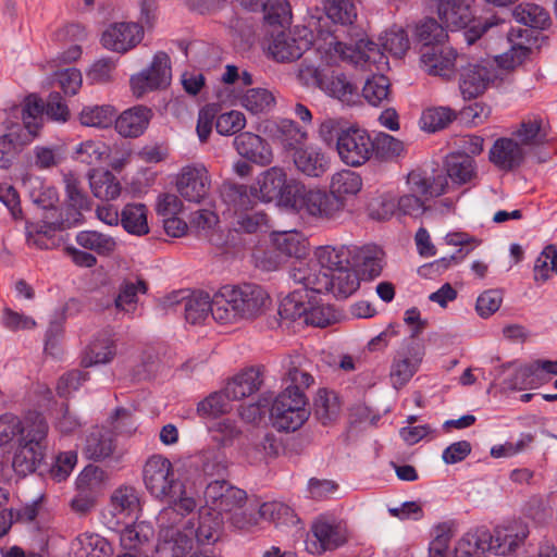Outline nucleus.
I'll list each match as a JSON object with an SVG mask.
<instances>
[{
  "label": "nucleus",
  "mask_w": 557,
  "mask_h": 557,
  "mask_svg": "<svg viewBox=\"0 0 557 557\" xmlns=\"http://www.w3.org/2000/svg\"><path fill=\"white\" fill-rule=\"evenodd\" d=\"M357 18V10L352 0H325L324 10L313 9L307 20L311 33L317 32L318 36L326 39L330 51L341 60L363 65L366 63H377L382 60L383 53L381 47L366 38L354 39L351 36L348 41H342L337 34L338 28L331 29L329 21L341 26H351Z\"/></svg>",
  "instance_id": "1"
},
{
  "label": "nucleus",
  "mask_w": 557,
  "mask_h": 557,
  "mask_svg": "<svg viewBox=\"0 0 557 557\" xmlns=\"http://www.w3.org/2000/svg\"><path fill=\"white\" fill-rule=\"evenodd\" d=\"M270 306L271 298L260 285H226L213 295L212 318L221 324H233L257 319Z\"/></svg>",
  "instance_id": "2"
},
{
  "label": "nucleus",
  "mask_w": 557,
  "mask_h": 557,
  "mask_svg": "<svg viewBox=\"0 0 557 557\" xmlns=\"http://www.w3.org/2000/svg\"><path fill=\"white\" fill-rule=\"evenodd\" d=\"M290 278L305 287V290L314 294L331 292L337 298H347L360 285V277L354 265L347 269L330 272L329 275L320 272L318 264L295 265L289 272Z\"/></svg>",
  "instance_id": "3"
},
{
  "label": "nucleus",
  "mask_w": 557,
  "mask_h": 557,
  "mask_svg": "<svg viewBox=\"0 0 557 557\" xmlns=\"http://www.w3.org/2000/svg\"><path fill=\"white\" fill-rule=\"evenodd\" d=\"M83 213L73 209H60L54 205L44 209L42 219L39 222H26V242L38 249H52L59 247L61 238L57 232L74 227L83 222Z\"/></svg>",
  "instance_id": "4"
},
{
  "label": "nucleus",
  "mask_w": 557,
  "mask_h": 557,
  "mask_svg": "<svg viewBox=\"0 0 557 557\" xmlns=\"http://www.w3.org/2000/svg\"><path fill=\"white\" fill-rule=\"evenodd\" d=\"M277 203L300 214L327 219L336 215L341 208V202L333 197H327L325 191L307 189L296 180L287 181Z\"/></svg>",
  "instance_id": "5"
},
{
  "label": "nucleus",
  "mask_w": 557,
  "mask_h": 557,
  "mask_svg": "<svg viewBox=\"0 0 557 557\" xmlns=\"http://www.w3.org/2000/svg\"><path fill=\"white\" fill-rule=\"evenodd\" d=\"M430 8L436 10L440 21L451 29L466 28L463 38L468 45L474 44L495 25L486 18L474 20L471 0H426Z\"/></svg>",
  "instance_id": "6"
},
{
  "label": "nucleus",
  "mask_w": 557,
  "mask_h": 557,
  "mask_svg": "<svg viewBox=\"0 0 557 557\" xmlns=\"http://www.w3.org/2000/svg\"><path fill=\"white\" fill-rule=\"evenodd\" d=\"M47 434V421L42 416L36 414L32 420V428L18 437L13 454L11 467L18 478L34 473L44 460Z\"/></svg>",
  "instance_id": "7"
},
{
  "label": "nucleus",
  "mask_w": 557,
  "mask_h": 557,
  "mask_svg": "<svg viewBox=\"0 0 557 557\" xmlns=\"http://www.w3.org/2000/svg\"><path fill=\"white\" fill-rule=\"evenodd\" d=\"M273 426L278 431L294 432L308 420V399L298 385H288L273 400L270 410Z\"/></svg>",
  "instance_id": "8"
},
{
  "label": "nucleus",
  "mask_w": 557,
  "mask_h": 557,
  "mask_svg": "<svg viewBox=\"0 0 557 557\" xmlns=\"http://www.w3.org/2000/svg\"><path fill=\"white\" fill-rule=\"evenodd\" d=\"M143 482L148 493L159 500L171 502L181 494L182 483L172 462L161 456H150L143 467Z\"/></svg>",
  "instance_id": "9"
},
{
  "label": "nucleus",
  "mask_w": 557,
  "mask_h": 557,
  "mask_svg": "<svg viewBox=\"0 0 557 557\" xmlns=\"http://www.w3.org/2000/svg\"><path fill=\"white\" fill-rule=\"evenodd\" d=\"M505 71L493 62L469 63L459 71L458 85L465 100L483 95L496 82L503 81Z\"/></svg>",
  "instance_id": "10"
},
{
  "label": "nucleus",
  "mask_w": 557,
  "mask_h": 557,
  "mask_svg": "<svg viewBox=\"0 0 557 557\" xmlns=\"http://www.w3.org/2000/svg\"><path fill=\"white\" fill-rule=\"evenodd\" d=\"M171 81V59L165 52L158 51L149 66L131 76L129 86L133 96L140 99L149 92L168 88Z\"/></svg>",
  "instance_id": "11"
},
{
  "label": "nucleus",
  "mask_w": 557,
  "mask_h": 557,
  "mask_svg": "<svg viewBox=\"0 0 557 557\" xmlns=\"http://www.w3.org/2000/svg\"><path fill=\"white\" fill-rule=\"evenodd\" d=\"M336 149L345 164L360 166L372 157L373 143L366 131L350 127L337 134Z\"/></svg>",
  "instance_id": "12"
},
{
  "label": "nucleus",
  "mask_w": 557,
  "mask_h": 557,
  "mask_svg": "<svg viewBox=\"0 0 557 557\" xmlns=\"http://www.w3.org/2000/svg\"><path fill=\"white\" fill-rule=\"evenodd\" d=\"M247 494L244 490L232 485L224 479H215L209 482L205 490L206 508L219 512H232L240 509L246 502Z\"/></svg>",
  "instance_id": "13"
},
{
  "label": "nucleus",
  "mask_w": 557,
  "mask_h": 557,
  "mask_svg": "<svg viewBox=\"0 0 557 557\" xmlns=\"http://www.w3.org/2000/svg\"><path fill=\"white\" fill-rule=\"evenodd\" d=\"M176 187L185 200L200 203L207 198L211 188L207 168L203 164L184 166L178 174Z\"/></svg>",
  "instance_id": "14"
},
{
  "label": "nucleus",
  "mask_w": 557,
  "mask_h": 557,
  "mask_svg": "<svg viewBox=\"0 0 557 557\" xmlns=\"http://www.w3.org/2000/svg\"><path fill=\"white\" fill-rule=\"evenodd\" d=\"M143 26L137 23H113L101 36L102 46L111 51L125 53L143 39Z\"/></svg>",
  "instance_id": "15"
},
{
  "label": "nucleus",
  "mask_w": 557,
  "mask_h": 557,
  "mask_svg": "<svg viewBox=\"0 0 557 557\" xmlns=\"http://www.w3.org/2000/svg\"><path fill=\"white\" fill-rule=\"evenodd\" d=\"M456 58V51L445 44L421 47V63L430 75L450 78L455 70Z\"/></svg>",
  "instance_id": "16"
},
{
  "label": "nucleus",
  "mask_w": 557,
  "mask_h": 557,
  "mask_svg": "<svg viewBox=\"0 0 557 557\" xmlns=\"http://www.w3.org/2000/svg\"><path fill=\"white\" fill-rule=\"evenodd\" d=\"M311 41L307 38H295L289 33L281 30L272 34L268 40L267 51L277 62H293L309 49Z\"/></svg>",
  "instance_id": "17"
},
{
  "label": "nucleus",
  "mask_w": 557,
  "mask_h": 557,
  "mask_svg": "<svg viewBox=\"0 0 557 557\" xmlns=\"http://www.w3.org/2000/svg\"><path fill=\"white\" fill-rule=\"evenodd\" d=\"M488 159L498 170L511 172L524 162L525 151L513 138L500 137L490 149Z\"/></svg>",
  "instance_id": "18"
},
{
  "label": "nucleus",
  "mask_w": 557,
  "mask_h": 557,
  "mask_svg": "<svg viewBox=\"0 0 557 557\" xmlns=\"http://www.w3.org/2000/svg\"><path fill=\"white\" fill-rule=\"evenodd\" d=\"M529 535L525 524L512 521L506 525L497 527L491 532V553L505 556L516 550Z\"/></svg>",
  "instance_id": "19"
},
{
  "label": "nucleus",
  "mask_w": 557,
  "mask_h": 557,
  "mask_svg": "<svg viewBox=\"0 0 557 557\" xmlns=\"http://www.w3.org/2000/svg\"><path fill=\"white\" fill-rule=\"evenodd\" d=\"M296 170L307 177H322L331 168V158L319 147L306 146L293 157Z\"/></svg>",
  "instance_id": "20"
},
{
  "label": "nucleus",
  "mask_w": 557,
  "mask_h": 557,
  "mask_svg": "<svg viewBox=\"0 0 557 557\" xmlns=\"http://www.w3.org/2000/svg\"><path fill=\"white\" fill-rule=\"evenodd\" d=\"M152 116L150 108L143 104L134 106L115 117V129L125 138H137L146 132Z\"/></svg>",
  "instance_id": "21"
},
{
  "label": "nucleus",
  "mask_w": 557,
  "mask_h": 557,
  "mask_svg": "<svg viewBox=\"0 0 557 557\" xmlns=\"http://www.w3.org/2000/svg\"><path fill=\"white\" fill-rule=\"evenodd\" d=\"M236 151L245 159L258 165L265 166L273 161L270 145L259 135L243 132L234 138Z\"/></svg>",
  "instance_id": "22"
},
{
  "label": "nucleus",
  "mask_w": 557,
  "mask_h": 557,
  "mask_svg": "<svg viewBox=\"0 0 557 557\" xmlns=\"http://www.w3.org/2000/svg\"><path fill=\"white\" fill-rule=\"evenodd\" d=\"M311 532L315 541L312 543L313 547L308 545V549L313 554L333 550L343 545L347 540L345 528L323 519H319L312 524Z\"/></svg>",
  "instance_id": "23"
},
{
  "label": "nucleus",
  "mask_w": 557,
  "mask_h": 557,
  "mask_svg": "<svg viewBox=\"0 0 557 557\" xmlns=\"http://www.w3.org/2000/svg\"><path fill=\"white\" fill-rule=\"evenodd\" d=\"M84 455L91 460L101 461L112 457L116 462L122 460L123 454L114 455L115 442L110 430L92 428L86 437Z\"/></svg>",
  "instance_id": "24"
},
{
  "label": "nucleus",
  "mask_w": 557,
  "mask_h": 557,
  "mask_svg": "<svg viewBox=\"0 0 557 557\" xmlns=\"http://www.w3.org/2000/svg\"><path fill=\"white\" fill-rule=\"evenodd\" d=\"M272 140L277 144L285 152L294 157L298 149L306 147L307 132L304 131L295 121L284 119L275 123L270 128Z\"/></svg>",
  "instance_id": "25"
},
{
  "label": "nucleus",
  "mask_w": 557,
  "mask_h": 557,
  "mask_svg": "<svg viewBox=\"0 0 557 557\" xmlns=\"http://www.w3.org/2000/svg\"><path fill=\"white\" fill-rule=\"evenodd\" d=\"M287 183V175L282 168L272 166L262 172L251 185V194L257 200L271 202L277 200Z\"/></svg>",
  "instance_id": "26"
},
{
  "label": "nucleus",
  "mask_w": 557,
  "mask_h": 557,
  "mask_svg": "<svg viewBox=\"0 0 557 557\" xmlns=\"http://www.w3.org/2000/svg\"><path fill=\"white\" fill-rule=\"evenodd\" d=\"M320 89L346 104L355 103L359 97L358 85L345 73L338 71L325 73Z\"/></svg>",
  "instance_id": "27"
},
{
  "label": "nucleus",
  "mask_w": 557,
  "mask_h": 557,
  "mask_svg": "<svg viewBox=\"0 0 557 557\" xmlns=\"http://www.w3.org/2000/svg\"><path fill=\"white\" fill-rule=\"evenodd\" d=\"M342 405L337 392L327 387H320L313 398V416L322 425H332L341 417Z\"/></svg>",
  "instance_id": "28"
},
{
  "label": "nucleus",
  "mask_w": 557,
  "mask_h": 557,
  "mask_svg": "<svg viewBox=\"0 0 557 557\" xmlns=\"http://www.w3.org/2000/svg\"><path fill=\"white\" fill-rule=\"evenodd\" d=\"M153 536L152 527L145 522H134L125 525L120 532V545L126 553L135 552L137 555H144L151 546Z\"/></svg>",
  "instance_id": "29"
},
{
  "label": "nucleus",
  "mask_w": 557,
  "mask_h": 557,
  "mask_svg": "<svg viewBox=\"0 0 557 557\" xmlns=\"http://www.w3.org/2000/svg\"><path fill=\"white\" fill-rule=\"evenodd\" d=\"M110 512L117 519L132 517L141 510L138 490L128 484L117 486L110 496Z\"/></svg>",
  "instance_id": "30"
},
{
  "label": "nucleus",
  "mask_w": 557,
  "mask_h": 557,
  "mask_svg": "<svg viewBox=\"0 0 557 557\" xmlns=\"http://www.w3.org/2000/svg\"><path fill=\"white\" fill-rule=\"evenodd\" d=\"M317 261L310 262H298L300 264H318L321 273H325L326 275L330 272H336L338 270L347 269L351 263V250L348 247H332L324 246L320 247L317 252Z\"/></svg>",
  "instance_id": "31"
},
{
  "label": "nucleus",
  "mask_w": 557,
  "mask_h": 557,
  "mask_svg": "<svg viewBox=\"0 0 557 557\" xmlns=\"http://www.w3.org/2000/svg\"><path fill=\"white\" fill-rule=\"evenodd\" d=\"M549 125L540 115H531L522 120L519 127L512 133L521 146H543L549 138Z\"/></svg>",
  "instance_id": "32"
},
{
  "label": "nucleus",
  "mask_w": 557,
  "mask_h": 557,
  "mask_svg": "<svg viewBox=\"0 0 557 557\" xmlns=\"http://www.w3.org/2000/svg\"><path fill=\"white\" fill-rule=\"evenodd\" d=\"M491 532L485 528L467 533L455 547L454 557H486L491 553Z\"/></svg>",
  "instance_id": "33"
},
{
  "label": "nucleus",
  "mask_w": 557,
  "mask_h": 557,
  "mask_svg": "<svg viewBox=\"0 0 557 557\" xmlns=\"http://www.w3.org/2000/svg\"><path fill=\"white\" fill-rule=\"evenodd\" d=\"M445 169L447 176L457 185H465L476 178V163L467 154L449 153L445 160Z\"/></svg>",
  "instance_id": "34"
},
{
  "label": "nucleus",
  "mask_w": 557,
  "mask_h": 557,
  "mask_svg": "<svg viewBox=\"0 0 557 557\" xmlns=\"http://www.w3.org/2000/svg\"><path fill=\"white\" fill-rule=\"evenodd\" d=\"M223 530L222 516L206 507L199 510L198 525L195 530V536L200 545L214 544L221 537Z\"/></svg>",
  "instance_id": "35"
},
{
  "label": "nucleus",
  "mask_w": 557,
  "mask_h": 557,
  "mask_svg": "<svg viewBox=\"0 0 557 557\" xmlns=\"http://www.w3.org/2000/svg\"><path fill=\"white\" fill-rule=\"evenodd\" d=\"M361 187L362 180L359 174L350 170H343L332 176L327 197H333L341 202V208L338 209V212H341L345 206L344 198L357 195Z\"/></svg>",
  "instance_id": "36"
},
{
  "label": "nucleus",
  "mask_w": 557,
  "mask_h": 557,
  "mask_svg": "<svg viewBox=\"0 0 557 557\" xmlns=\"http://www.w3.org/2000/svg\"><path fill=\"white\" fill-rule=\"evenodd\" d=\"M115 356L114 342L108 334H99L88 345L82 357L81 364L83 368H89L94 364L108 363Z\"/></svg>",
  "instance_id": "37"
},
{
  "label": "nucleus",
  "mask_w": 557,
  "mask_h": 557,
  "mask_svg": "<svg viewBox=\"0 0 557 557\" xmlns=\"http://www.w3.org/2000/svg\"><path fill=\"white\" fill-rule=\"evenodd\" d=\"M272 243L275 250L285 257L301 259L308 252L306 238L296 231L274 232Z\"/></svg>",
  "instance_id": "38"
},
{
  "label": "nucleus",
  "mask_w": 557,
  "mask_h": 557,
  "mask_svg": "<svg viewBox=\"0 0 557 557\" xmlns=\"http://www.w3.org/2000/svg\"><path fill=\"white\" fill-rule=\"evenodd\" d=\"M220 195L225 205L235 212L247 211L257 201L251 194V186L236 184L233 182H224L220 189Z\"/></svg>",
  "instance_id": "39"
},
{
  "label": "nucleus",
  "mask_w": 557,
  "mask_h": 557,
  "mask_svg": "<svg viewBox=\"0 0 557 557\" xmlns=\"http://www.w3.org/2000/svg\"><path fill=\"white\" fill-rule=\"evenodd\" d=\"M407 183L412 193L431 197L443 195L447 186L445 176L438 175L431 181V177L425 172L419 170L411 171L408 174Z\"/></svg>",
  "instance_id": "40"
},
{
  "label": "nucleus",
  "mask_w": 557,
  "mask_h": 557,
  "mask_svg": "<svg viewBox=\"0 0 557 557\" xmlns=\"http://www.w3.org/2000/svg\"><path fill=\"white\" fill-rule=\"evenodd\" d=\"M76 243L84 249L95 251L102 257L111 256L116 249L115 239L98 231L85 230L76 234Z\"/></svg>",
  "instance_id": "41"
},
{
  "label": "nucleus",
  "mask_w": 557,
  "mask_h": 557,
  "mask_svg": "<svg viewBox=\"0 0 557 557\" xmlns=\"http://www.w3.org/2000/svg\"><path fill=\"white\" fill-rule=\"evenodd\" d=\"M148 286L144 280L135 282L124 280L114 298L115 309L125 313H134L137 308L138 293L146 294Z\"/></svg>",
  "instance_id": "42"
},
{
  "label": "nucleus",
  "mask_w": 557,
  "mask_h": 557,
  "mask_svg": "<svg viewBox=\"0 0 557 557\" xmlns=\"http://www.w3.org/2000/svg\"><path fill=\"white\" fill-rule=\"evenodd\" d=\"M123 228L134 235H146L149 232L147 223V208L143 203H128L121 212Z\"/></svg>",
  "instance_id": "43"
},
{
  "label": "nucleus",
  "mask_w": 557,
  "mask_h": 557,
  "mask_svg": "<svg viewBox=\"0 0 557 557\" xmlns=\"http://www.w3.org/2000/svg\"><path fill=\"white\" fill-rule=\"evenodd\" d=\"M515 20L531 28L544 29L552 23L549 13L535 3H521L512 12Z\"/></svg>",
  "instance_id": "44"
},
{
  "label": "nucleus",
  "mask_w": 557,
  "mask_h": 557,
  "mask_svg": "<svg viewBox=\"0 0 557 557\" xmlns=\"http://www.w3.org/2000/svg\"><path fill=\"white\" fill-rule=\"evenodd\" d=\"M89 183L94 196L99 199L113 200L121 194L120 183L110 171L90 174Z\"/></svg>",
  "instance_id": "45"
},
{
  "label": "nucleus",
  "mask_w": 557,
  "mask_h": 557,
  "mask_svg": "<svg viewBox=\"0 0 557 557\" xmlns=\"http://www.w3.org/2000/svg\"><path fill=\"white\" fill-rule=\"evenodd\" d=\"M116 110L110 104L87 106L81 114L79 121L85 126L107 128L115 122Z\"/></svg>",
  "instance_id": "46"
},
{
  "label": "nucleus",
  "mask_w": 557,
  "mask_h": 557,
  "mask_svg": "<svg viewBox=\"0 0 557 557\" xmlns=\"http://www.w3.org/2000/svg\"><path fill=\"white\" fill-rule=\"evenodd\" d=\"M305 292L306 295H302V290H294L281 301L277 313L282 320L295 321L304 318V322L306 323L308 301L306 302L305 298L309 299L310 297L308 292Z\"/></svg>",
  "instance_id": "47"
},
{
  "label": "nucleus",
  "mask_w": 557,
  "mask_h": 557,
  "mask_svg": "<svg viewBox=\"0 0 557 557\" xmlns=\"http://www.w3.org/2000/svg\"><path fill=\"white\" fill-rule=\"evenodd\" d=\"M44 114H46V104L41 99L35 95L28 96L22 109V120L32 136L37 135Z\"/></svg>",
  "instance_id": "48"
},
{
  "label": "nucleus",
  "mask_w": 557,
  "mask_h": 557,
  "mask_svg": "<svg viewBox=\"0 0 557 557\" xmlns=\"http://www.w3.org/2000/svg\"><path fill=\"white\" fill-rule=\"evenodd\" d=\"M213 298L210 300L208 294H197L189 296L185 299L184 314L185 319L190 324L201 323L208 313H212Z\"/></svg>",
  "instance_id": "49"
},
{
  "label": "nucleus",
  "mask_w": 557,
  "mask_h": 557,
  "mask_svg": "<svg viewBox=\"0 0 557 557\" xmlns=\"http://www.w3.org/2000/svg\"><path fill=\"white\" fill-rule=\"evenodd\" d=\"M65 193L67 199L66 209H73L82 213L90 209V201L87 194L83 190L81 181L73 174L66 173L63 176Z\"/></svg>",
  "instance_id": "50"
},
{
  "label": "nucleus",
  "mask_w": 557,
  "mask_h": 557,
  "mask_svg": "<svg viewBox=\"0 0 557 557\" xmlns=\"http://www.w3.org/2000/svg\"><path fill=\"white\" fill-rule=\"evenodd\" d=\"M231 394L228 386L219 392L211 393L197 406V411L202 417H216L230 410Z\"/></svg>",
  "instance_id": "51"
},
{
  "label": "nucleus",
  "mask_w": 557,
  "mask_h": 557,
  "mask_svg": "<svg viewBox=\"0 0 557 557\" xmlns=\"http://www.w3.org/2000/svg\"><path fill=\"white\" fill-rule=\"evenodd\" d=\"M108 543L97 534H82L73 543L74 557H103Z\"/></svg>",
  "instance_id": "52"
},
{
  "label": "nucleus",
  "mask_w": 557,
  "mask_h": 557,
  "mask_svg": "<svg viewBox=\"0 0 557 557\" xmlns=\"http://www.w3.org/2000/svg\"><path fill=\"white\" fill-rule=\"evenodd\" d=\"M259 12L271 26H288L292 18L290 8L286 0H265Z\"/></svg>",
  "instance_id": "53"
},
{
  "label": "nucleus",
  "mask_w": 557,
  "mask_h": 557,
  "mask_svg": "<svg viewBox=\"0 0 557 557\" xmlns=\"http://www.w3.org/2000/svg\"><path fill=\"white\" fill-rule=\"evenodd\" d=\"M110 147L101 140H85L75 150V158L82 163L98 164L109 157Z\"/></svg>",
  "instance_id": "54"
},
{
  "label": "nucleus",
  "mask_w": 557,
  "mask_h": 557,
  "mask_svg": "<svg viewBox=\"0 0 557 557\" xmlns=\"http://www.w3.org/2000/svg\"><path fill=\"white\" fill-rule=\"evenodd\" d=\"M32 201L39 208L49 209L59 202V195L53 186L46 185L39 177L28 180Z\"/></svg>",
  "instance_id": "55"
},
{
  "label": "nucleus",
  "mask_w": 557,
  "mask_h": 557,
  "mask_svg": "<svg viewBox=\"0 0 557 557\" xmlns=\"http://www.w3.org/2000/svg\"><path fill=\"white\" fill-rule=\"evenodd\" d=\"M557 274V248L547 245L535 260L533 268L534 281L543 284L549 280V272Z\"/></svg>",
  "instance_id": "56"
},
{
  "label": "nucleus",
  "mask_w": 557,
  "mask_h": 557,
  "mask_svg": "<svg viewBox=\"0 0 557 557\" xmlns=\"http://www.w3.org/2000/svg\"><path fill=\"white\" fill-rule=\"evenodd\" d=\"M389 79L385 75H374L368 78L362 88L363 98L372 106H379L388 100Z\"/></svg>",
  "instance_id": "57"
},
{
  "label": "nucleus",
  "mask_w": 557,
  "mask_h": 557,
  "mask_svg": "<svg viewBox=\"0 0 557 557\" xmlns=\"http://www.w3.org/2000/svg\"><path fill=\"white\" fill-rule=\"evenodd\" d=\"M424 352L422 349H417L411 358L405 357L396 360L391 370V377L399 383L409 382L414 373L418 371Z\"/></svg>",
  "instance_id": "58"
},
{
  "label": "nucleus",
  "mask_w": 557,
  "mask_h": 557,
  "mask_svg": "<svg viewBox=\"0 0 557 557\" xmlns=\"http://www.w3.org/2000/svg\"><path fill=\"white\" fill-rule=\"evenodd\" d=\"M337 321V314L329 305L319 304L315 298L308 299L306 324L325 327Z\"/></svg>",
  "instance_id": "59"
},
{
  "label": "nucleus",
  "mask_w": 557,
  "mask_h": 557,
  "mask_svg": "<svg viewBox=\"0 0 557 557\" xmlns=\"http://www.w3.org/2000/svg\"><path fill=\"white\" fill-rule=\"evenodd\" d=\"M417 37L422 47L444 45L447 33L435 18H426L417 26Z\"/></svg>",
  "instance_id": "60"
},
{
  "label": "nucleus",
  "mask_w": 557,
  "mask_h": 557,
  "mask_svg": "<svg viewBox=\"0 0 557 557\" xmlns=\"http://www.w3.org/2000/svg\"><path fill=\"white\" fill-rule=\"evenodd\" d=\"M372 143V156L381 161L392 160L398 157L404 150V145L400 140L385 133H380Z\"/></svg>",
  "instance_id": "61"
},
{
  "label": "nucleus",
  "mask_w": 557,
  "mask_h": 557,
  "mask_svg": "<svg viewBox=\"0 0 557 557\" xmlns=\"http://www.w3.org/2000/svg\"><path fill=\"white\" fill-rule=\"evenodd\" d=\"M273 95L264 88L248 89L242 99V104L251 113L258 114L269 110L274 104Z\"/></svg>",
  "instance_id": "62"
},
{
  "label": "nucleus",
  "mask_w": 557,
  "mask_h": 557,
  "mask_svg": "<svg viewBox=\"0 0 557 557\" xmlns=\"http://www.w3.org/2000/svg\"><path fill=\"white\" fill-rule=\"evenodd\" d=\"M530 30L523 28H511L508 33V40L511 46V61L513 66L521 64L530 54L531 48L525 44L529 39Z\"/></svg>",
  "instance_id": "63"
},
{
  "label": "nucleus",
  "mask_w": 557,
  "mask_h": 557,
  "mask_svg": "<svg viewBox=\"0 0 557 557\" xmlns=\"http://www.w3.org/2000/svg\"><path fill=\"white\" fill-rule=\"evenodd\" d=\"M258 517L276 524L292 521L294 513L290 507L280 502L263 503L258 510Z\"/></svg>",
  "instance_id": "64"
}]
</instances>
